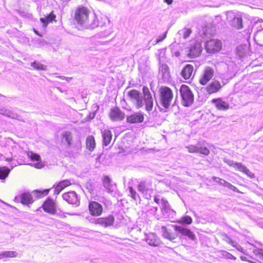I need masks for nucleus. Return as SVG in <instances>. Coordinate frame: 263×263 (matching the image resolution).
I'll use <instances>...</instances> for the list:
<instances>
[{
	"instance_id": "f257e3e1",
	"label": "nucleus",
	"mask_w": 263,
	"mask_h": 263,
	"mask_svg": "<svg viewBox=\"0 0 263 263\" xmlns=\"http://www.w3.org/2000/svg\"><path fill=\"white\" fill-rule=\"evenodd\" d=\"M160 93V104L165 108H168L173 99L172 90L167 87H162Z\"/></svg>"
},
{
	"instance_id": "f03ea898",
	"label": "nucleus",
	"mask_w": 263,
	"mask_h": 263,
	"mask_svg": "<svg viewBox=\"0 0 263 263\" xmlns=\"http://www.w3.org/2000/svg\"><path fill=\"white\" fill-rule=\"evenodd\" d=\"M90 14V11L86 7H79L75 11V20L79 24L89 26L88 22Z\"/></svg>"
},
{
	"instance_id": "7ed1b4c3",
	"label": "nucleus",
	"mask_w": 263,
	"mask_h": 263,
	"mask_svg": "<svg viewBox=\"0 0 263 263\" xmlns=\"http://www.w3.org/2000/svg\"><path fill=\"white\" fill-rule=\"evenodd\" d=\"M127 96L137 109H140L144 107L143 96L140 92L136 89H132L127 92Z\"/></svg>"
},
{
	"instance_id": "20e7f679",
	"label": "nucleus",
	"mask_w": 263,
	"mask_h": 263,
	"mask_svg": "<svg viewBox=\"0 0 263 263\" xmlns=\"http://www.w3.org/2000/svg\"><path fill=\"white\" fill-rule=\"evenodd\" d=\"M180 93L184 106H189L193 103L194 95L189 86L185 85H182L180 88Z\"/></svg>"
},
{
	"instance_id": "39448f33",
	"label": "nucleus",
	"mask_w": 263,
	"mask_h": 263,
	"mask_svg": "<svg viewBox=\"0 0 263 263\" xmlns=\"http://www.w3.org/2000/svg\"><path fill=\"white\" fill-rule=\"evenodd\" d=\"M226 15L227 21L231 26L236 29L243 27L242 18L238 14L233 11H228Z\"/></svg>"
},
{
	"instance_id": "423d86ee",
	"label": "nucleus",
	"mask_w": 263,
	"mask_h": 263,
	"mask_svg": "<svg viewBox=\"0 0 263 263\" xmlns=\"http://www.w3.org/2000/svg\"><path fill=\"white\" fill-rule=\"evenodd\" d=\"M138 190L141 192L144 197L149 199L153 192L152 183L147 181H141L138 184Z\"/></svg>"
},
{
	"instance_id": "0eeeda50",
	"label": "nucleus",
	"mask_w": 263,
	"mask_h": 263,
	"mask_svg": "<svg viewBox=\"0 0 263 263\" xmlns=\"http://www.w3.org/2000/svg\"><path fill=\"white\" fill-rule=\"evenodd\" d=\"M142 92L143 94V102L144 104V106H145V109L148 112L151 111L153 109L154 105L153 99L151 93L149 90L148 88L146 86L143 87Z\"/></svg>"
},
{
	"instance_id": "6e6552de",
	"label": "nucleus",
	"mask_w": 263,
	"mask_h": 263,
	"mask_svg": "<svg viewBox=\"0 0 263 263\" xmlns=\"http://www.w3.org/2000/svg\"><path fill=\"white\" fill-rule=\"evenodd\" d=\"M224 162L231 166L236 167L238 170L243 172L250 178H253L254 177V174L250 172L249 170L241 163H237L229 159H224Z\"/></svg>"
},
{
	"instance_id": "1a4fd4ad",
	"label": "nucleus",
	"mask_w": 263,
	"mask_h": 263,
	"mask_svg": "<svg viewBox=\"0 0 263 263\" xmlns=\"http://www.w3.org/2000/svg\"><path fill=\"white\" fill-rule=\"evenodd\" d=\"M188 152L191 153H199L201 154L207 156L210 153L209 149L203 144L199 142L197 145H190L186 147Z\"/></svg>"
},
{
	"instance_id": "9d476101",
	"label": "nucleus",
	"mask_w": 263,
	"mask_h": 263,
	"mask_svg": "<svg viewBox=\"0 0 263 263\" xmlns=\"http://www.w3.org/2000/svg\"><path fill=\"white\" fill-rule=\"evenodd\" d=\"M222 47V43L218 40H210L206 42L205 47L207 52L212 53L219 51Z\"/></svg>"
},
{
	"instance_id": "9b49d317",
	"label": "nucleus",
	"mask_w": 263,
	"mask_h": 263,
	"mask_svg": "<svg viewBox=\"0 0 263 263\" xmlns=\"http://www.w3.org/2000/svg\"><path fill=\"white\" fill-rule=\"evenodd\" d=\"M214 73V69L210 67H206L203 71V73L200 79L199 82L204 85L213 77Z\"/></svg>"
},
{
	"instance_id": "f8f14e48",
	"label": "nucleus",
	"mask_w": 263,
	"mask_h": 263,
	"mask_svg": "<svg viewBox=\"0 0 263 263\" xmlns=\"http://www.w3.org/2000/svg\"><path fill=\"white\" fill-rule=\"evenodd\" d=\"M173 227L175 231L180 233L182 236H186L192 240H196V237L195 235L190 229L177 225H173Z\"/></svg>"
},
{
	"instance_id": "ddd939ff",
	"label": "nucleus",
	"mask_w": 263,
	"mask_h": 263,
	"mask_svg": "<svg viewBox=\"0 0 263 263\" xmlns=\"http://www.w3.org/2000/svg\"><path fill=\"white\" fill-rule=\"evenodd\" d=\"M173 227L175 231L180 233L182 236H186L192 240H196V237L195 235L190 229L177 225H173Z\"/></svg>"
},
{
	"instance_id": "4468645a",
	"label": "nucleus",
	"mask_w": 263,
	"mask_h": 263,
	"mask_svg": "<svg viewBox=\"0 0 263 263\" xmlns=\"http://www.w3.org/2000/svg\"><path fill=\"white\" fill-rule=\"evenodd\" d=\"M109 117L112 121H120L124 119L125 114L120 108L114 107L110 110Z\"/></svg>"
},
{
	"instance_id": "2eb2a0df",
	"label": "nucleus",
	"mask_w": 263,
	"mask_h": 263,
	"mask_svg": "<svg viewBox=\"0 0 263 263\" xmlns=\"http://www.w3.org/2000/svg\"><path fill=\"white\" fill-rule=\"evenodd\" d=\"M89 210L91 215L100 216L103 211V207L101 204L96 201H91L89 204Z\"/></svg>"
},
{
	"instance_id": "dca6fc26",
	"label": "nucleus",
	"mask_w": 263,
	"mask_h": 263,
	"mask_svg": "<svg viewBox=\"0 0 263 263\" xmlns=\"http://www.w3.org/2000/svg\"><path fill=\"white\" fill-rule=\"evenodd\" d=\"M202 51V46L200 42H195L192 45L189 49V55L191 58L198 57Z\"/></svg>"
},
{
	"instance_id": "f3484780",
	"label": "nucleus",
	"mask_w": 263,
	"mask_h": 263,
	"mask_svg": "<svg viewBox=\"0 0 263 263\" xmlns=\"http://www.w3.org/2000/svg\"><path fill=\"white\" fill-rule=\"evenodd\" d=\"M144 119L143 113L137 112L127 116L126 121L128 123L132 124L139 123L142 122L144 121Z\"/></svg>"
},
{
	"instance_id": "a211bd4d",
	"label": "nucleus",
	"mask_w": 263,
	"mask_h": 263,
	"mask_svg": "<svg viewBox=\"0 0 263 263\" xmlns=\"http://www.w3.org/2000/svg\"><path fill=\"white\" fill-rule=\"evenodd\" d=\"M42 208L47 213L54 214L56 212L55 203L51 199L46 200L44 202Z\"/></svg>"
},
{
	"instance_id": "6ab92c4d",
	"label": "nucleus",
	"mask_w": 263,
	"mask_h": 263,
	"mask_svg": "<svg viewBox=\"0 0 263 263\" xmlns=\"http://www.w3.org/2000/svg\"><path fill=\"white\" fill-rule=\"evenodd\" d=\"M63 198L70 204L78 205L79 203L77 195L74 191L64 193L63 195Z\"/></svg>"
},
{
	"instance_id": "aec40b11",
	"label": "nucleus",
	"mask_w": 263,
	"mask_h": 263,
	"mask_svg": "<svg viewBox=\"0 0 263 263\" xmlns=\"http://www.w3.org/2000/svg\"><path fill=\"white\" fill-rule=\"evenodd\" d=\"M161 231L162 236L164 238H166L171 241L175 242L174 240L178 237V234L174 233L170 229L166 228L165 226L161 227Z\"/></svg>"
},
{
	"instance_id": "412c9836",
	"label": "nucleus",
	"mask_w": 263,
	"mask_h": 263,
	"mask_svg": "<svg viewBox=\"0 0 263 263\" xmlns=\"http://www.w3.org/2000/svg\"><path fill=\"white\" fill-rule=\"evenodd\" d=\"M145 241L149 245L154 247L159 246L161 243L160 239L154 233L147 234Z\"/></svg>"
},
{
	"instance_id": "4be33fe9",
	"label": "nucleus",
	"mask_w": 263,
	"mask_h": 263,
	"mask_svg": "<svg viewBox=\"0 0 263 263\" xmlns=\"http://www.w3.org/2000/svg\"><path fill=\"white\" fill-rule=\"evenodd\" d=\"M212 102L219 110H225L229 107V103L224 101L221 98L213 99Z\"/></svg>"
},
{
	"instance_id": "5701e85b",
	"label": "nucleus",
	"mask_w": 263,
	"mask_h": 263,
	"mask_svg": "<svg viewBox=\"0 0 263 263\" xmlns=\"http://www.w3.org/2000/svg\"><path fill=\"white\" fill-rule=\"evenodd\" d=\"M221 88L220 83L217 80H215L206 87V91L209 94H212L218 91Z\"/></svg>"
},
{
	"instance_id": "b1692460",
	"label": "nucleus",
	"mask_w": 263,
	"mask_h": 263,
	"mask_svg": "<svg viewBox=\"0 0 263 263\" xmlns=\"http://www.w3.org/2000/svg\"><path fill=\"white\" fill-rule=\"evenodd\" d=\"M103 185L108 193H112L116 189V185L112 183L111 179L107 176L103 177Z\"/></svg>"
},
{
	"instance_id": "393cba45",
	"label": "nucleus",
	"mask_w": 263,
	"mask_h": 263,
	"mask_svg": "<svg viewBox=\"0 0 263 263\" xmlns=\"http://www.w3.org/2000/svg\"><path fill=\"white\" fill-rule=\"evenodd\" d=\"M28 157L32 160L37 161V163L34 164V166L38 169L41 168L44 166V164L41 161V157L39 155L34 153L32 152H29L27 153Z\"/></svg>"
},
{
	"instance_id": "a878e982",
	"label": "nucleus",
	"mask_w": 263,
	"mask_h": 263,
	"mask_svg": "<svg viewBox=\"0 0 263 263\" xmlns=\"http://www.w3.org/2000/svg\"><path fill=\"white\" fill-rule=\"evenodd\" d=\"M194 67L191 64L186 65L181 72V76L185 80L189 79L192 76Z\"/></svg>"
},
{
	"instance_id": "bb28decb",
	"label": "nucleus",
	"mask_w": 263,
	"mask_h": 263,
	"mask_svg": "<svg viewBox=\"0 0 263 263\" xmlns=\"http://www.w3.org/2000/svg\"><path fill=\"white\" fill-rule=\"evenodd\" d=\"M102 135L103 139V144L107 146L111 141L112 140V133L111 132L107 129L101 130Z\"/></svg>"
},
{
	"instance_id": "cd10ccee",
	"label": "nucleus",
	"mask_w": 263,
	"mask_h": 263,
	"mask_svg": "<svg viewBox=\"0 0 263 263\" xmlns=\"http://www.w3.org/2000/svg\"><path fill=\"white\" fill-rule=\"evenodd\" d=\"M106 22H110V20L106 16H101L99 20L97 22L95 20L93 23L89 24V26L91 28H95L98 26H104L105 25Z\"/></svg>"
},
{
	"instance_id": "c85d7f7f",
	"label": "nucleus",
	"mask_w": 263,
	"mask_h": 263,
	"mask_svg": "<svg viewBox=\"0 0 263 263\" xmlns=\"http://www.w3.org/2000/svg\"><path fill=\"white\" fill-rule=\"evenodd\" d=\"M71 183L68 180H64L61 182H60L55 186V185L53 187H55L54 189V194H59L66 187L70 185Z\"/></svg>"
},
{
	"instance_id": "c756f323",
	"label": "nucleus",
	"mask_w": 263,
	"mask_h": 263,
	"mask_svg": "<svg viewBox=\"0 0 263 263\" xmlns=\"http://www.w3.org/2000/svg\"><path fill=\"white\" fill-rule=\"evenodd\" d=\"M0 114L12 119L21 120L18 118L19 116L17 114L14 113L12 110L6 108H0Z\"/></svg>"
},
{
	"instance_id": "7c9ffc66",
	"label": "nucleus",
	"mask_w": 263,
	"mask_h": 263,
	"mask_svg": "<svg viewBox=\"0 0 263 263\" xmlns=\"http://www.w3.org/2000/svg\"><path fill=\"white\" fill-rule=\"evenodd\" d=\"M249 51V48L247 45H240L237 47L236 52L237 55L240 57H243L245 56Z\"/></svg>"
},
{
	"instance_id": "2f4dec72",
	"label": "nucleus",
	"mask_w": 263,
	"mask_h": 263,
	"mask_svg": "<svg viewBox=\"0 0 263 263\" xmlns=\"http://www.w3.org/2000/svg\"><path fill=\"white\" fill-rule=\"evenodd\" d=\"M86 147L90 151H92L96 146L94 137L92 136H88L86 140Z\"/></svg>"
},
{
	"instance_id": "473e14b6",
	"label": "nucleus",
	"mask_w": 263,
	"mask_h": 263,
	"mask_svg": "<svg viewBox=\"0 0 263 263\" xmlns=\"http://www.w3.org/2000/svg\"><path fill=\"white\" fill-rule=\"evenodd\" d=\"M62 142H66L68 146H70L72 143V136L71 132L66 131L62 135Z\"/></svg>"
},
{
	"instance_id": "72a5a7b5",
	"label": "nucleus",
	"mask_w": 263,
	"mask_h": 263,
	"mask_svg": "<svg viewBox=\"0 0 263 263\" xmlns=\"http://www.w3.org/2000/svg\"><path fill=\"white\" fill-rule=\"evenodd\" d=\"M254 40L258 45L263 46V30L256 32L254 35Z\"/></svg>"
},
{
	"instance_id": "f704fd0d",
	"label": "nucleus",
	"mask_w": 263,
	"mask_h": 263,
	"mask_svg": "<svg viewBox=\"0 0 263 263\" xmlns=\"http://www.w3.org/2000/svg\"><path fill=\"white\" fill-rule=\"evenodd\" d=\"M21 202L23 204H29L32 202V198L29 193L22 194L20 197Z\"/></svg>"
},
{
	"instance_id": "c9c22d12",
	"label": "nucleus",
	"mask_w": 263,
	"mask_h": 263,
	"mask_svg": "<svg viewBox=\"0 0 263 263\" xmlns=\"http://www.w3.org/2000/svg\"><path fill=\"white\" fill-rule=\"evenodd\" d=\"M161 203L162 206V210L164 212H171L172 214L175 213V212L173 210L171 209L170 205L167 200L162 199L161 201Z\"/></svg>"
},
{
	"instance_id": "e433bc0d",
	"label": "nucleus",
	"mask_w": 263,
	"mask_h": 263,
	"mask_svg": "<svg viewBox=\"0 0 263 263\" xmlns=\"http://www.w3.org/2000/svg\"><path fill=\"white\" fill-rule=\"evenodd\" d=\"M55 18V15L53 12H51L45 18H41L40 21L42 23L44 24V26L45 27L47 25L48 23L51 22Z\"/></svg>"
},
{
	"instance_id": "4c0bfd02",
	"label": "nucleus",
	"mask_w": 263,
	"mask_h": 263,
	"mask_svg": "<svg viewBox=\"0 0 263 263\" xmlns=\"http://www.w3.org/2000/svg\"><path fill=\"white\" fill-rule=\"evenodd\" d=\"M10 172V169L6 166L0 167V179H5L8 176Z\"/></svg>"
},
{
	"instance_id": "58836bf2",
	"label": "nucleus",
	"mask_w": 263,
	"mask_h": 263,
	"mask_svg": "<svg viewBox=\"0 0 263 263\" xmlns=\"http://www.w3.org/2000/svg\"><path fill=\"white\" fill-rule=\"evenodd\" d=\"M17 255L15 251H3L0 253L1 257H15Z\"/></svg>"
},
{
	"instance_id": "ea45409f",
	"label": "nucleus",
	"mask_w": 263,
	"mask_h": 263,
	"mask_svg": "<svg viewBox=\"0 0 263 263\" xmlns=\"http://www.w3.org/2000/svg\"><path fill=\"white\" fill-rule=\"evenodd\" d=\"M192 221V218L190 216H185L181 217L177 222L181 224H190Z\"/></svg>"
},
{
	"instance_id": "a19ab883",
	"label": "nucleus",
	"mask_w": 263,
	"mask_h": 263,
	"mask_svg": "<svg viewBox=\"0 0 263 263\" xmlns=\"http://www.w3.org/2000/svg\"><path fill=\"white\" fill-rule=\"evenodd\" d=\"M192 32V30L190 28H184L180 30L178 33L180 35H182L184 39L188 37Z\"/></svg>"
},
{
	"instance_id": "79ce46f5",
	"label": "nucleus",
	"mask_w": 263,
	"mask_h": 263,
	"mask_svg": "<svg viewBox=\"0 0 263 263\" xmlns=\"http://www.w3.org/2000/svg\"><path fill=\"white\" fill-rule=\"evenodd\" d=\"M31 66L33 67L34 68L37 70H45L47 69V66L42 64L39 62H34L31 63Z\"/></svg>"
},
{
	"instance_id": "37998d69",
	"label": "nucleus",
	"mask_w": 263,
	"mask_h": 263,
	"mask_svg": "<svg viewBox=\"0 0 263 263\" xmlns=\"http://www.w3.org/2000/svg\"><path fill=\"white\" fill-rule=\"evenodd\" d=\"M104 219V227H107L112 225L114 222V218L112 216H109Z\"/></svg>"
},
{
	"instance_id": "c03bdc74",
	"label": "nucleus",
	"mask_w": 263,
	"mask_h": 263,
	"mask_svg": "<svg viewBox=\"0 0 263 263\" xmlns=\"http://www.w3.org/2000/svg\"><path fill=\"white\" fill-rule=\"evenodd\" d=\"M220 252L221 253V255L223 257H225L226 258H228L230 259H234V260H235L236 259V257H235L232 254L226 251L222 250L220 251Z\"/></svg>"
},
{
	"instance_id": "a18cd8bd",
	"label": "nucleus",
	"mask_w": 263,
	"mask_h": 263,
	"mask_svg": "<svg viewBox=\"0 0 263 263\" xmlns=\"http://www.w3.org/2000/svg\"><path fill=\"white\" fill-rule=\"evenodd\" d=\"M128 190L130 194V196L133 199H134L135 200H137L138 198H139V197L137 194L136 191L132 187L129 186L128 187Z\"/></svg>"
},
{
	"instance_id": "49530a36",
	"label": "nucleus",
	"mask_w": 263,
	"mask_h": 263,
	"mask_svg": "<svg viewBox=\"0 0 263 263\" xmlns=\"http://www.w3.org/2000/svg\"><path fill=\"white\" fill-rule=\"evenodd\" d=\"M92 222L99 224L102 226L104 227V218H93L92 219Z\"/></svg>"
},
{
	"instance_id": "de8ad7c7",
	"label": "nucleus",
	"mask_w": 263,
	"mask_h": 263,
	"mask_svg": "<svg viewBox=\"0 0 263 263\" xmlns=\"http://www.w3.org/2000/svg\"><path fill=\"white\" fill-rule=\"evenodd\" d=\"M222 239L228 243L231 244L232 246L234 245L235 241L232 240L228 235L224 234L222 235Z\"/></svg>"
},
{
	"instance_id": "09e8293b",
	"label": "nucleus",
	"mask_w": 263,
	"mask_h": 263,
	"mask_svg": "<svg viewBox=\"0 0 263 263\" xmlns=\"http://www.w3.org/2000/svg\"><path fill=\"white\" fill-rule=\"evenodd\" d=\"M161 72L163 73L164 76L166 77L169 76V72L168 71V67L166 65H163L161 66Z\"/></svg>"
},
{
	"instance_id": "8fccbe9b",
	"label": "nucleus",
	"mask_w": 263,
	"mask_h": 263,
	"mask_svg": "<svg viewBox=\"0 0 263 263\" xmlns=\"http://www.w3.org/2000/svg\"><path fill=\"white\" fill-rule=\"evenodd\" d=\"M215 179H216V180L218 179V180H219V184L220 185H223V186H224L225 187H228L229 185L230 184L229 182L226 181V180H224L223 179H220L219 178H215Z\"/></svg>"
},
{
	"instance_id": "3c124183",
	"label": "nucleus",
	"mask_w": 263,
	"mask_h": 263,
	"mask_svg": "<svg viewBox=\"0 0 263 263\" xmlns=\"http://www.w3.org/2000/svg\"><path fill=\"white\" fill-rule=\"evenodd\" d=\"M253 253L254 255H255L256 256L260 255L259 258L261 259V256L263 254L262 249H255L253 250Z\"/></svg>"
},
{
	"instance_id": "603ef678",
	"label": "nucleus",
	"mask_w": 263,
	"mask_h": 263,
	"mask_svg": "<svg viewBox=\"0 0 263 263\" xmlns=\"http://www.w3.org/2000/svg\"><path fill=\"white\" fill-rule=\"evenodd\" d=\"M166 34L167 31H166L163 34L159 36L156 41V43H159V42L162 41L166 37Z\"/></svg>"
},
{
	"instance_id": "864d4df0",
	"label": "nucleus",
	"mask_w": 263,
	"mask_h": 263,
	"mask_svg": "<svg viewBox=\"0 0 263 263\" xmlns=\"http://www.w3.org/2000/svg\"><path fill=\"white\" fill-rule=\"evenodd\" d=\"M232 246L236 248L238 251L243 252V249L240 245L237 244V242H235L234 245H233Z\"/></svg>"
},
{
	"instance_id": "5fc2aeb1",
	"label": "nucleus",
	"mask_w": 263,
	"mask_h": 263,
	"mask_svg": "<svg viewBox=\"0 0 263 263\" xmlns=\"http://www.w3.org/2000/svg\"><path fill=\"white\" fill-rule=\"evenodd\" d=\"M229 189L235 191V192H238L239 193V191L238 190V189L235 186H234V185H233L232 184H231L230 183L229 185V186L228 187Z\"/></svg>"
},
{
	"instance_id": "6e6d98bb",
	"label": "nucleus",
	"mask_w": 263,
	"mask_h": 263,
	"mask_svg": "<svg viewBox=\"0 0 263 263\" xmlns=\"http://www.w3.org/2000/svg\"><path fill=\"white\" fill-rule=\"evenodd\" d=\"M154 201L157 203H159V201H160V199L159 198L158 196H155L154 197Z\"/></svg>"
},
{
	"instance_id": "4d7b16f0",
	"label": "nucleus",
	"mask_w": 263,
	"mask_h": 263,
	"mask_svg": "<svg viewBox=\"0 0 263 263\" xmlns=\"http://www.w3.org/2000/svg\"><path fill=\"white\" fill-rule=\"evenodd\" d=\"M240 259L243 261H249V260L247 259V257L245 256H240Z\"/></svg>"
},
{
	"instance_id": "13d9d810",
	"label": "nucleus",
	"mask_w": 263,
	"mask_h": 263,
	"mask_svg": "<svg viewBox=\"0 0 263 263\" xmlns=\"http://www.w3.org/2000/svg\"><path fill=\"white\" fill-rule=\"evenodd\" d=\"M173 1V0H164V2L168 5L172 4Z\"/></svg>"
},
{
	"instance_id": "bf43d9fd",
	"label": "nucleus",
	"mask_w": 263,
	"mask_h": 263,
	"mask_svg": "<svg viewBox=\"0 0 263 263\" xmlns=\"http://www.w3.org/2000/svg\"><path fill=\"white\" fill-rule=\"evenodd\" d=\"M61 78L62 79H63H63H65V80H66L67 81H69V80H71V78L65 77H64V76H63V77H61Z\"/></svg>"
},
{
	"instance_id": "052dcab7",
	"label": "nucleus",
	"mask_w": 263,
	"mask_h": 263,
	"mask_svg": "<svg viewBox=\"0 0 263 263\" xmlns=\"http://www.w3.org/2000/svg\"><path fill=\"white\" fill-rule=\"evenodd\" d=\"M221 20V17L220 16H216L215 18V21L218 22L219 21Z\"/></svg>"
},
{
	"instance_id": "680f3d73",
	"label": "nucleus",
	"mask_w": 263,
	"mask_h": 263,
	"mask_svg": "<svg viewBox=\"0 0 263 263\" xmlns=\"http://www.w3.org/2000/svg\"><path fill=\"white\" fill-rule=\"evenodd\" d=\"M49 191V189H46V190H44L43 191V193L45 194V195H47L48 192Z\"/></svg>"
},
{
	"instance_id": "e2e57ef3",
	"label": "nucleus",
	"mask_w": 263,
	"mask_h": 263,
	"mask_svg": "<svg viewBox=\"0 0 263 263\" xmlns=\"http://www.w3.org/2000/svg\"><path fill=\"white\" fill-rule=\"evenodd\" d=\"M215 178H217V177H215V176H214V177H212V179H213L214 181H215L216 182H218V183H219V180H218V179H217V180L215 179Z\"/></svg>"
},
{
	"instance_id": "0e129e2a",
	"label": "nucleus",
	"mask_w": 263,
	"mask_h": 263,
	"mask_svg": "<svg viewBox=\"0 0 263 263\" xmlns=\"http://www.w3.org/2000/svg\"><path fill=\"white\" fill-rule=\"evenodd\" d=\"M12 160V158H7V159H6V161H11Z\"/></svg>"
},
{
	"instance_id": "69168bd1",
	"label": "nucleus",
	"mask_w": 263,
	"mask_h": 263,
	"mask_svg": "<svg viewBox=\"0 0 263 263\" xmlns=\"http://www.w3.org/2000/svg\"><path fill=\"white\" fill-rule=\"evenodd\" d=\"M34 32H35L36 34L39 35V33H38V32H37V31H36V30H35L34 29Z\"/></svg>"
},
{
	"instance_id": "338daca9",
	"label": "nucleus",
	"mask_w": 263,
	"mask_h": 263,
	"mask_svg": "<svg viewBox=\"0 0 263 263\" xmlns=\"http://www.w3.org/2000/svg\"><path fill=\"white\" fill-rule=\"evenodd\" d=\"M261 28H262V29H261V30H263V24H262V25H261Z\"/></svg>"
},
{
	"instance_id": "774afa93",
	"label": "nucleus",
	"mask_w": 263,
	"mask_h": 263,
	"mask_svg": "<svg viewBox=\"0 0 263 263\" xmlns=\"http://www.w3.org/2000/svg\"><path fill=\"white\" fill-rule=\"evenodd\" d=\"M261 259H263V254H262V255L261 256Z\"/></svg>"
}]
</instances>
